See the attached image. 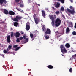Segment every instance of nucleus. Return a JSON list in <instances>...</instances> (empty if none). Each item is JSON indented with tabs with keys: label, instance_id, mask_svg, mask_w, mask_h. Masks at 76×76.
<instances>
[{
	"label": "nucleus",
	"instance_id": "nucleus-21",
	"mask_svg": "<svg viewBox=\"0 0 76 76\" xmlns=\"http://www.w3.org/2000/svg\"><path fill=\"white\" fill-rule=\"evenodd\" d=\"M45 38L46 39H49V36L48 35H46L45 36Z\"/></svg>",
	"mask_w": 76,
	"mask_h": 76
},
{
	"label": "nucleus",
	"instance_id": "nucleus-20",
	"mask_svg": "<svg viewBox=\"0 0 76 76\" xmlns=\"http://www.w3.org/2000/svg\"><path fill=\"white\" fill-rule=\"evenodd\" d=\"M70 32V30L69 27H67L66 28V32Z\"/></svg>",
	"mask_w": 76,
	"mask_h": 76
},
{
	"label": "nucleus",
	"instance_id": "nucleus-38",
	"mask_svg": "<svg viewBox=\"0 0 76 76\" xmlns=\"http://www.w3.org/2000/svg\"><path fill=\"white\" fill-rule=\"evenodd\" d=\"M17 47H18V45H16L14 46V48H16Z\"/></svg>",
	"mask_w": 76,
	"mask_h": 76
},
{
	"label": "nucleus",
	"instance_id": "nucleus-37",
	"mask_svg": "<svg viewBox=\"0 0 76 76\" xmlns=\"http://www.w3.org/2000/svg\"><path fill=\"white\" fill-rule=\"evenodd\" d=\"M19 1H20V0H15L16 3H19Z\"/></svg>",
	"mask_w": 76,
	"mask_h": 76
},
{
	"label": "nucleus",
	"instance_id": "nucleus-46",
	"mask_svg": "<svg viewBox=\"0 0 76 76\" xmlns=\"http://www.w3.org/2000/svg\"><path fill=\"white\" fill-rule=\"evenodd\" d=\"M11 20H13V17H11Z\"/></svg>",
	"mask_w": 76,
	"mask_h": 76
},
{
	"label": "nucleus",
	"instance_id": "nucleus-6",
	"mask_svg": "<svg viewBox=\"0 0 76 76\" xmlns=\"http://www.w3.org/2000/svg\"><path fill=\"white\" fill-rule=\"evenodd\" d=\"M29 25H30V24L29 22H27L26 24V28L27 31H29V29H30V26H29Z\"/></svg>",
	"mask_w": 76,
	"mask_h": 76
},
{
	"label": "nucleus",
	"instance_id": "nucleus-59",
	"mask_svg": "<svg viewBox=\"0 0 76 76\" xmlns=\"http://www.w3.org/2000/svg\"><path fill=\"white\" fill-rule=\"evenodd\" d=\"M61 55H62V56H64V55L63 54H61Z\"/></svg>",
	"mask_w": 76,
	"mask_h": 76
},
{
	"label": "nucleus",
	"instance_id": "nucleus-43",
	"mask_svg": "<svg viewBox=\"0 0 76 76\" xmlns=\"http://www.w3.org/2000/svg\"><path fill=\"white\" fill-rule=\"evenodd\" d=\"M1 56H2V57H4V58H5V57L4 56V55H3V54H2V55H1Z\"/></svg>",
	"mask_w": 76,
	"mask_h": 76
},
{
	"label": "nucleus",
	"instance_id": "nucleus-63",
	"mask_svg": "<svg viewBox=\"0 0 76 76\" xmlns=\"http://www.w3.org/2000/svg\"><path fill=\"white\" fill-rule=\"evenodd\" d=\"M72 3H73V1H71Z\"/></svg>",
	"mask_w": 76,
	"mask_h": 76
},
{
	"label": "nucleus",
	"instance_id": "nucleus-36",
	"mask_svg": "<svg viewBox=\"0 0 76 76\" xmlns=\"http://www.w3.org/2000/svg\"><path fill=\"white\" fill-rule=\"evenodd\" d=\"M12 47L10 45H9L8 46V48L9 49H11L12 48Z\"/></svg>",
	"mask_w": 76,
	"mask_h": 76
},
{
	"label": "nucleus",
	"instance_id": "nucleus-30",
	"mask_svg": "<svg viewBox=\"0 0 76 76\" xmlns=\"http://www.w3.org/2000/svg\"><path fill=\"white\" fill-rule=\"evenodd\" d=\"M56 14V15H58L60 13V12L59 11H56L55 12Z\"/></svg>",
	"mask_w": 76,
	"mask_h": 76
},
{
	"label": "nucleus",
	"instance_id": "nucleus-34",
	"mask_svg": "<svg viewBox=\"0 0 76 76\" xmlns=\"http://www.w3.org/2000/svg\"><path fill=\"white\" fill-rule=\"evenodd\" d=\"M20 48V47H18L16 48L15 49V51H17Z\"/></svg>",
	"mask_w": 76,
	"mask_h": 76
},
{
	"label": "nucleus",
	"instance_id": "nucleus-47",
	"mask_svg": "<svg viewBox=\"0 0 76 76\" xmlns=\"http://www.w3.org/2000/svg\"><path fill=\"white\" fill-rule=\"evenodd\" d=\"M56 33H58V34H60V35L61 34V33H58V31H56Z\"/></svg>",
	"mask_w": 76,
	"mask_h": 76
},
{
	"label": "nucleus",
	"instance_id": "nucleus-7",
	"mask_svg": "<svg viewBox=\"0 0 76 76\" xmlns=\"http://www.w3.org/2000/svg\"><path fill=\"white\" fill-rule=\"evenodd\" d=\"M45 34H48L50 35L51 34V30L50 28H47L46 31L45 32Z\"/></svg>",
	"mask_w": 76,
	"mask_h": 76
},
{
	"label": "nucleus",
	"instance_id": "nucleus-11",
	"mask_svg": "<svg viewBox=\"0 0 76 76\" xmlns=\"http://www.w3.org/2000/svg\"><path fill=\"white\" fill-rule=\"evenodd\" d=\"M42 13L43 17L44 18H45V11L44 10L42 11Z\"/></svg>",
	"mask_w": 76,
	"mask_h": 76
},
{
	"label": "nucleus",
	"instance_id": "nucleus-35",
	"mask_svg": "<svg viewBox=\"0 0 76 76\" xmlns=\"http://www.w3.org/2000/svg\"><path fill=\"white\" fill-rule=\"evenodd\" d=\"M19 38L20 40H22V39H23V37H20Z\"/></svg>",
	"mask_w": 76,
	"mask_h": 76
},
{
	"label": "nucleus",
	"instance_id": "nucleus-1",
	"mask_svg": "<svg viewBox=\"0 0 76 76\" xmlns=\"http://www.w3.org/2000/svg\"><path fill=\"white\" fill-rule=\"evenodd\" d=\"M69 8L71 9H72L71 10L69 9V8H67V10L69 12L68 13L69 16H70V13L72 14V15H73L74 13H76V12L75 11V9H74V8H73V7L71 6Z\"/></svg>",
	"mask_w": 76,
	"mask_h": 76
},
{
	"label": "nucleus",
	"instance_id": "nucleus-18",
	"mask_svg": "<svg viewBox=\"0 0 76 76\" xmlns=\"http://www.w3.org/2000/svg\"><path fill=\"white\" fill-rule=\"evenodd\" d=\"M60 6V4L57 3L56 5L55 6V7L56 8H58Z\"/></svg>",
	"mask_w": 76,
	"mask_h": 76
},
{
	"label": "nucleus",
	"instance_id": "nucleus-5",
	"mask_svg": "<svg viewBox=\"0 0 76 76\" xmlns=\"http://www.w3.org/2000/svg\"><path fill=\"white\" fill-rule=\"evenodd\" d=\"M22 17L18 16H16V17L13 18L14 22H19V20L21 19Z\"/></svg>",
	"mask_w": 76,
	"mask_h": 76
},
{
	"label": "nucleus",
	"instance_id": "nucleus-48",
	"mask_svg": "<svg viewBox=\"0 0 76 76\" xmlns=\"http://www.w3.org/2000/svg\"><path fill=\"white\" fill-rule=\"evenodd\" d=\"M33 37H34V38H35V37H36V35L34 34V35Z\"/></svg>",
	"mask_w": 76,
	"mask_h": 76
},
{
	"label": "nucleus",
	"instance_id": "nucleus-12",
	"mask_svg": "<svg viewBox=\"0 0 76 76\" xmlns=\"http://www.w3.org/2000/svg\"><path fill=\"white\" fill-rule=\"evenodd\" d=\"M20 36V33L19 32H16L15 33V37L16 38L19 37Z\"/></svg>",
	"mask_w": 76,
	"mask_h": 76
},
{
	"label": "nucleus",
	"instance_id": "nucleus-45",
	"mask_svg": "<svg viewBox=\"0 0 76 76\" xmlns=\"http://www.w3.org/2000/svg\"><path fill=\"white\" fill-rule=\"evenodd\" d=\"M23 37V39H26V36H25V35H24Z\"/></svg>",
	"mask_w": 76,
	"mask_h": 76
},
{
	"label": "nucleus",
	"instance_id": "nucleus-25",
	"mask_svg": "<svg viewBox=\"0 0 76 76\" xmlns=\"http://www.w3.org/2000/svg\"><path fill=\"white\" fill-rule=\"evenodd\" d=\"M64 9L63 7H61V11H64Z\"/></svg>",
	"mask_w": 76,
	"mask_h": 76
},
{
	"label": "nucleus",
	"instance_id": "nucleus-33",
	"mask_svg": "<svg viewBox=\"0 0 76 76\" xmlns=\"http://www.w3.org/2000/svg\"><path fill=\"white\" fill-rule=\"evenodd\" d=\"M64 1L65 0H61V2L62 4L64 3Z\"/></svg>",
	"mask_w": 76,
	"mask_h": 76
},
{
	"label": "nucleus",
	"instance_id": "nucleus-31",
	"mask_svg": "<svg viewBox=\"0 0 76 76\" xmlns=\"http://www.w3.org/2000/svg\"><path fill=\"white\" fill-rule=\"evenodd\" d=\"M7 52V50H4L3 51V52H4V54H6Z\"/></svg>",
	"mask_w": 76,
	"mask_h": 76
},
{
	"label": "nucleus",
	"instance_id": "nucleus-55",
	"mask_svg": "<svg viewBox=\"0 0 76 76\" xmlns=\"http://www.w3.org/2000/svg\"><path fill=\"white\" fill-rule=\"evenodd\" d=\"M8 53L9 54H10V52H8Z\"/></svg>",
	"mask_w": 76,
	"mask_h": 76
},
{
	"label": "nucleus",
	"instance_id": "nucleus-49",
	"mask_svg": "<svg viewBox=\"0 0 76 76\" xmlns=\"http://www.w3.org/2000/svg\"><path fill=\"white\" fill-rule=\"evenodd\" d=\"M57 1H59L60 2H61V0H57Z\"/></svg>",
	"mask_w": 76,
	"mask_h": 76
},
{
	"label": "nucleus",
	"instance_id": "nucleus-61",
	"mask_svg": "<svg viewBox=\"0 0 76 76\" xmlns=\"http://www.w3.org/2000/svg\"><path fill=\"white\" fill-rule=\"evenodd\" d=\"M75 56L76 57V54H75Z\"/></svg>",
	"mask_w": 76,
	"mask_h": 76
},
{
	"label": "nucleus",
	"instance_id": "nucleus-42",
	"mask_svg": "<svg viewBox=\"0 0 76 76\" xmlns=\"http://www.w3.org/2000/svg\"><path fill=\"white\" fill-rule=\"evenodd\" d=\"M31 2V0H28V2L29 3H30Z\"/></svg>",
	"mask_w": 76,
	"mask_h": 76
},
{
	"label": "nucleus",
	"instance_id": "nucleus-60",
	"mask_svg": "<svg viewBox=\"0 0 76 76\" xmlns=\"http://www.w3.org/2000/svg\"><path fill=\"white\" fill-rule=\"evenodd\" d=\"M18 4H20V3H18Z\"/></svg>",
	"mask_w": 76,
	"mask_h": 76
},
{
	"label": "nucleus",
	"instance_id": "nucleus-9",
	"mask_svg": "<svg viewBox=\"0 0 76 76\" xmlns=\"http://www.w3.org/2000/svg\"><path fill=\"white\" fill-rule=\"evenodd\" d=\"M7 42L8 43H10L11 40H10V36L9 35L7 37Z\"/></svg>",
	"mask_w": 76,
	"mask_h": 76
},
{
	"label": "nucleus",
	"instance_id": "nucleus-16",
	"mask_svg": "<svg viewBox=\"0 0 76 76\" xmlns=\"http://www.w3.org/2000/svg\"><path fill=\"white\" fill-rule=\"evenodd\" d=\"M14 26H15V27H17L18 25H19V23L17 22H15L13 23Z\"/></svg>",
	"mask_w": 76,
	"mask_h": 76
},
{
	"label": "nucleus",
	"instance_id": "nucleus-62",
	"mask_svg": "<svg viewBox=\"0 0 76 76\" xmlns=\"http://www.w3.org/2000/svg\"><path fill=\"white\" fill-rule=\"evenodd\" d=\"M28 76H29V74H28Z\"/></svg>",
	"mask_w": 76,
	"mask_h": 76
},
{
	"label": "nucleus",
	"instance_id": "nucleus-40",
	"mask_svg": "<svg viewBox=\"0 0 76 76\" xmlns=\"http://www.w3.org/2000/svg\"><path fill=\"white\" fill-rule=\"evenodd\" d=\"M70 25H71V26H73V23H72V22H70Z\"/></svg>",
	"mask_w": 76,
	"mask_h": 76
},
{
	"label": "nucleus",
	"instance_id": "nucleus-52",
	"mask_svg": "<svg viewBox=\"0 0 76 76\" xmlns=\"http://www.w3.org/2000/svg\"><path fill=\"white\" fill-rule=\"evenodd\" d=\"M52 8L53 9H54V7H52Z\"/></svg>",
	"mask_w": 76,
	"mask_h": 76
},
{
	"label": "nucleus",
	"instance_id": "nucleus-39",
	"mask_svg": "<svg viewBox=\"0 0 76 76\" xmlns=\"http://www.w3.org/2000/svg\"><path fill=\"white\" fill-rule=\"evenodd\" d=\"M1 10L2 12H4V9H0Z\"/></svg>",
	"mask_w": 76,
	"mask_h": 76
},
{
	"label": "nucleus",
	"instance_id": "nucleus-15",
	"mask_svg": "<svg viewBox=\"0 0 76 76\" xmlns=\"http://www.w3.org/2000/svg\"><path fill=\"white\" fill-rule=\"evenodd\" d=\"M65 46L67 48H69L70 47V45L69 44L67 43L65 44Z\"/></svg>",
	"mask_w": 76,
	"mask_h": 76
},
{
	"label": "nucleus",
	"instance_id": "nucleus-27",
	"mask_svg": "<svg viewBox=\"0 0 76 76\" xmlns=\"http://www.w3.org/2000/svg\"><path fill=\"white\" fill-rule=\"evenodd\" d=\"M72 35H76V31H73L72 32Z\"/></svg>",
	"mask_w": 76,
	"mask_h": 76
},
{
	"label": "nucleus",
	"instance_id": "nucleus-24",
	"mask_svg": "<svg viewBox=\"0 0 76 76\" xmlns=\"http://www.w3.org/2000/svg\"><path fill=\"white\" fill-rule=\"evenodd\" d=\"M23 2H22V4H20V7H23Z\"/></svg>",
	"mask_w": 76,
	"mask_h": 76
},
{
	"label": "nucleus",
	"instance_id": "nucleus-28",
	"mask_svg": "<svg viewBox=\"0 0 76 76\" xmlns=\"http://www.w3.org/2000/svg\"><path fill=\"white\" fill-rule=\"evenodd\" d=\"M25 41H26L24 42V43H26V42L28 41V38H26L25 40Z\"/></svg>",
	"mask_w": 76,
	"mask_h": 76
},
{
	"label": "nucleus",
	"instance_id": "nucleus-23",
	"mask_svg": "<svg viewBox=\"0 0 76 76\" xmlns=\"http://www.w3.org/2000/svg\"><path fill=\"white\" fill-rule=\"evenodd\" d=\"M16 42H17L18 43H19V42H20V40H19V38H18L17 39Z\"/></svg>",
	"mask_w": 76,
	"mask_h": 76
},
{
	"label": "nucleus",
	"instance_id": "nucleus-22",
	"mask_svg": "<svg viewBox=\"0 0 76 76\" xmlns=\"http://www.w3.org/2000/svg\"><path fill=\"white\" fill-rule=\"evenodd\" d=\"M72 71H73V69H72V68H70L69 69V72L70 73H72Z\"/></svg>",
	"mask_w": 76,
	"mask_h": 76
},
{
	"label": "nucleus",
	"instance_id": "nucleus-26",
	"mask_svg": "<svg viewBox=\"0 0 76 76\" xmlns=\"http://www.w3.org/2000/svg\"><path fill=\"white\" fill-rule=\"evenodd\" d=\"M42 28L43 30V31H45V26H43L42 27Z\"/></svg>",
	"mask_w": 76,
	"mask_h": 76
},
{
	"label": "nucleus",
	"instance_id": "nucleus-41",
	"mask_svg": "<svg viewBox=\"0 0 76 76\" xmlns=\"http://www.w3.org/2000/svg\"><path fill=\"white\" fill-rule=\"evenodd\" d=\"M16 9H17V10H18V11H20V9L16 7Z\"/></svg>",
	"mask_w": 76,
	"mask_h": 76
},
{
	"label": "nucleus",
	"instance_id": "nucleus-56",
	"mask_svg": "<svg viewBox=\"0 0 76 76\" xmlns=\"http://www.w3.org/2000/svg\"><path fill=\"white\" fill-rule=\"evenodd\" d=\"M32 40H34V38H32Z\"/></svg>",
	"mask_w": 76,
	"mask_h": 76
},
{
	"label": "nucleus",
	"instance_id": "nucleus-44",
	"mask_svg": "<svg viewBox=\"0 0 76 76\" xmlns=\"http://www.w3.org/2000/svg\"><path fill=\"white\" fill-rule=\"evenodd\" d=\"M7 52H8V51H9L10 50L9 49H8V48H7Z\"/></svg>",
	"mask_w": 76,
	"mask_h": 76
},
{
	"label": "nucleus",
	"instance_id": "nucleus-8",
	"mask_svg": "<svg viewBox=\"0 0 76 76\" xmlns=\"http://www.w3.org/2000/svg\"><path fill=\"white\" fill-rule=\"evenodd\" d=\"M4 3L5 4H6L7 1L6 0H0V4L3 6H4V5H3V3Z\"/></svg>",
	"mask_w": 76,
	"mask_h": 76
},
{
	"label": "nucleus",
	"instance_id": "nucleus-19",
	"mask_svg": "<svg viewBox=\"0 0 76 76\" xmlns=\"http://www.w3.org/2000/svg\"><path fill=\"white\" fill-rule=\"evenodd\" d=\"M60 48H61V49H63L65 48H64V46L63 45H60Z\"/></svg>",
	"mask_w": 76,
	"mask_h": 76
},
{
	"label": "nucleus",
	"instance_id": "nucleus-14",
	"mask_svg": "<svg viewBox=\"0 0 76 76\" xmlns=\"http://www.w3.org/2000/svg\"><path fill=\"white\" fill-rule=\"evenodd\" d=\"M4 13L5 15H9V12L8 11L5 9H4Z\"/></svg>",
	"mask_w": 76,
	"mask_h": 76
},
{
	"label": "nucleus",
	"instance_id": "nucleus-57",
	"mask_svg": "<svg viewBox=\"0 0 76 76\" xmlns=\"http://www.w3.org/2000/svg\"><path fill=\"white\" fill-rule=\"evenodd\" d=\"M75 25H76V22L75 23Z\"/></svg>",
	"mask_w": 76,
	"mask_h": 76
},
{
	"label": "nucleus",
	"instance_id": "nucleus-13",
	"mask_svg": "<svg viewBox=\"0 0 76 76\" xmlns=\"http://www.w3.org/2000/svg\"><path fill=\"white\" fill-rule=\"evenodd\" d=\"M9 14L10 15H15V12L12 11H9Z\"/></svg>",
	"mask_w": 76,
	"mask_h": 76
},
{
	"label": "nucleus",
	"instance_id": "nucleus-54",
	"mask_svg": "<svg viewBox=\"0 0 76 76\" xmlns=\"http://www.w3.org/2000/svg\"><path fill=\"white\" fill-rule=\"evenodd\" d=\"M46 10H48V9L47 8V9H46Z\"/></svg>",
	"mask_w": 76,
	"mask_h": 76
},
{
	"label": "nucleus",
	"instance_id": "nucleus-50",
	"mask_svg": "<svg viewBox=\"0 0 76 76\" xmlns=\"http://www.w3.org/2000/svg\"><path fill=\"white\" fill-rule=\"evenodd\" d=\"M74 28H76V25H75L74 26Z\"/></svg>",
	"mask_w": 76,
	"mask_h": 76
},
{
	"label": "nucleus",
	"instance_id": "nucleus-4",
	"mask_svg": "<svg viewBox=\"0 0 76 76\" xmlns=\"http://www.w3.org/2000/svg\"><path fill=\"white\" fill-rule=\"evenodd\" d=\"M34 15H33L34 19V21L36 25H38V22H39V19L38 18L36 17V14H34Z\"/></svg>",
	"mask_w": 76,
	"mask_h": 76
},
{
	"label": "nucleus",
	"instance_id": "nucleus-32",
	"mask_svg": "<svg viewBox=\"0 0 76 76\" xmlns=\"http://www.w3.org/2000/svg\"><path fill=\"white\" fill-rule=\"evenodd\" d=\"M11 37H13V32H11Z\"/></svg>",
	"mask_w": 76,
	"mask_h": 76
},
{
	"label": "nucleus",
	"instance_id": "nucleus-51",
	"mask_svg": "<svg viewBox=\"0 0 76 76\" xmlns=\"http://www.w3.org/2000/svg\"><path fill=\"white\" fill-rule=\"evenodd\" d=\"M21 34H23V32H21Z\"/></svg>",
	"mask_w": 76,
	"mask_h": 76
},
{
	"label": "nucleus",
	"instance_id": "nucleus-29",
	"mask_svg": "<svg viewBox=\"0 0 76 76\" xmlns=\"http://www.w3.org/2000/svg\"><path fill=\"white\" fill-rule=\"evenodd\" d=\"M30 37L31 38H33V37H34V36L33 35V34H32V33H31L30 34Z\"/></svg>",
	"mask_w": 76,
	"mask_h": 76
},
{
	"label": "nucleus",
	"instance_id": "nucleus-17",
	"mask_svg": "<svg viewBox=\"0 0 76 76\" xmlns=\"http://www.w3.org/2000/svg\"><path fill=\"white\" fill-rule=\"evenodd\" d=\"M47 67H48V68L49 69H52L54 68V67H53V66H52V65H48V66H47Z\"/></svg>",
	"mask_w": 76,
	"mask_h": 76
},
{
	"label": "nucleus",
	"instance_id": "nucleus-53",
	"mask_svg": "<svg viewBox=\"0 0 76 76\" xmlns=\"http://www.w3.org/2000/svg\"><path fill=\"white\" fill-rule=\"evenodd\" d=\"M37 5L38 6H40V4H38Z\"/></svg>",
	"mask_w": 76,
	"mask_h": 76
},
{
	"label": "nucleus",
	"instance_id": "nucleus-64",
	"mask_svg": "<svg viewBox=\"0 0 76 76\" xmlns=\"http://www.w3.org/2000/svg\"><path fill=\"white\" fill-rule=\"evenodd\" d=\"M31 76H33V75H31Z\"/></svg>",
	"mask_w": 76,
	"mask_h": 76
},
{
	"label": "nucleus",
	"instance_id": "nucleus-58",
	"mask_svg": "<svg viewBox=\"0 0 76 76\" xmlns=\"http://www.w3.org/2000/svg\"><path fill=\"white\" fill-rule=\"evenodd\" d=\"M11 30H12V29H13V28H11Z\"/></svg>",
	"mask_w": 76,
	"mask_h": 76
},
{
	"label": "nucleus",
	"instance_id": "nucleus-10",
	"mask_svg": "<svg viewBox=\"0 0 76 76\" xmlns=\"http://www.w3.org/2000/svg\"><path fill=\"white\" fill-rule=\"evenodd\" d=\"M61 52L63 54H65L67 53V50L66 49V48H64V49H61Z\"/></svg>",
	"mask_w": 76,
	"mask_h": 76
},
{
	"label": "nucleus",
	"instance_id": "nucleus-2",
	"mask_svg": "<svg viewBox=\"0 0 76 76\" xmlns=\"http://www.w3.org/2000/svg\"><path fill=\"white\" fill-rule=\"evenodd\" d=\"M49 18L50 19L52 20L51 23L52 25V26L54 27V26H55V25L54 24V19L56 18V15H50Z\"/></svg>",
	"mask_w": 76,
	"mask_h": 76
},
{
	"label": "nucleus",
	"instance_id": "nucleus-3",
	"mask_svg": "<svg viewBox=\"0 0 76 76\" xmlns=\"http://www.w3.org/2000/svg\"><path fill=\"white\" fill-rule=\"evenodd\" d=\"M61 22V21L60 19V18H57L55 22L56 26L58 27L60 25Z\"/></svg>",
	"mask_w": 76,
	"mask_h": 76
}]
</instances>
